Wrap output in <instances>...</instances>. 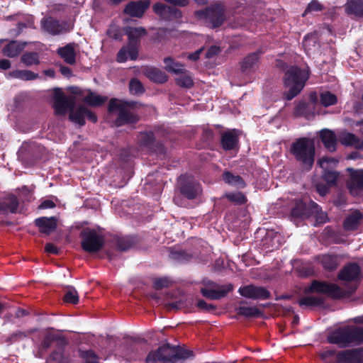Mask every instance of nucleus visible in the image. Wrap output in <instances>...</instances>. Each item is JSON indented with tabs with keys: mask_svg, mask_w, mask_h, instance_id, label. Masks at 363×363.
<instances>
[{
	"mask_svg": "<svg viewBox=\"0 0 363 363\" xmlns=\"http://www.w3.org/2000/svg\"><path fill=\"white\" fill-rule=\"evenodd\" d=\"M174 362V346L165 344L159 347L157 350L151 351L146 357V363Z\"/></svg>",
	"mask_w": 363,
	"mask_h": 363,
	"instance_id": "obj_11",
	"label": "nucleus"
},
{
	"mask_svg": "<svg viewBox=\"0 0 363 363\" xmlns=\"http://www.w3.org/2000/svg\"><path fill=\"white\" fill-rule=\"evenodd\" d=\"M74 43H69L57 50V54L69 65L76 63V52L74 50Z\"/></svg>",
	"mask_w": 363,
	"mask_h": 363,
	"instance_id": "obj_29",
	"label": "nucleus"
},
{
	"mask_svg": "<svg viewBox=\"0 0 363 363\" xmlns=\"http://www.w3.org/2000/svg\"><path fill=\"white\" fill-rule=\"evenodd\" d=\"M238 292L242 296L252 300H266L271 297V293L266 288L254 284L242 286Z\"/></svg>",
	"mask_w": 363,
	"mask_h": 363,
	"instance_id": "obj_13",
	"label": "nucleus"
},
{
	"mask_svg": "<svg viewBox=\"0 0 363 363\" xmlns=\"http://www.w3.org/2000/svg\"><path fill=\"white\" fill-rule=\"evenodd\" d=\"M325 298L321 296H308L298 300L300 306H316L324 303Z\"/></svg>",
	"mask_w": 363,
	"mask_h": 363,
	"instance_id": "obj_42",
	"label": "nucleus"
},
{
	"mask_svg": "<svg viewBox=\"0 0 363 363\" xmlns=\"http://www.w3.org/2000/svg\"><path fill=\"white\" fill-rule=\"evenodd\" d=\"M108 100L107 96H102L96 93L89 91L84 97V102L92 106H99Z\"/></svg>",
	"mask_w": 363,
	"mask_h": 363,
	"instance_id": "obj_44",
	"label": "nucleus"
},
{
	"mask_svg": "<svg viewBox=\"0 0 363 363\" xmlns=\"http://www.w3.org/2000/svg\"><path fill=\"white\" fill-rule=\"evenodd\" d=\"M320 138L325 147L329 152H335L337 147V137L334 132L328 129H323L320 132Z\"/></svg>",
	"mask_w": 363,
	"mask_h": 363,
	"instance_id": "obj_26",
	"label": "nucleus"
},
{
	"mask_svg": "<svg viewBox=\"0 0 363 363\" xmlns=\"http://www.w3.org/2000/svg\"><path fill=\"white\" fill-rule=\"evenodd\" d=\"M362 355L359 349H350L337 352L335 363H362Z\"/></svg>",
	"mask_w": 363,
	"mask_h": 363,
	"instance_id": "obj_16",
	"label": "nucleus"
},
{
	"mask_svg": "<svg viewBox=\"0 0 363 363\" xmlns=\"http://www.w3.org/2000/svg\"><path fill=\"white\" fill-rule=\"evenodd\" d=\"M357 137L351 133H346L341 135L340 141L342 145L347 146H354Z\"/></svg>",
	"mask_w": 363,
	"mask_h": 363,
	"instance_id": "obj_56",
	"label": "nucleus"
},
{
	"mask_svg": "<svg viewBox=\"0 0 363 363\" xmlns=\"http://www.w3.org/2000/svg\"><path fill=\"white\" fill-rule=\"evenodd\" d=\"M194 356V352L184 347L174 346V362L179 359H186Z\"/></svg>",
	"mask_w": 363,
	"mask_h": 363,
	"instance_id": "obj_45",
	"label": "nucleus"
},
{
	"mask_svg": "<svg viewBox=\"0 0 363 363\" xmlns=\"http://www.w3.org/2000/svg\"><path fill=\"white\" fill-rule=\"evenodd\" d=\"M19 202L13 195H9L0 201V213L3 214L16 213Z\"/></svg>",
	"mask_w": 363,
	"mask_h": 363,
	"instance_id": "obj_24",
	"label": "nucleus"
},
{
	"mask_svg": "<svg viewBox=\"0 0 363 363\" xmlns=\"http://www.w3.org/2000/svg\"><path fill=\"white\" fill-rule=\"evenodd\" d=\"M81 246L84 251L94 253L100 251L104 245V235L94 229L86 228L79 235Z\"/></svg>",
	"mask_w": 363,
	"mask_h": 363,
	"instance_id": "obj_7",
	"label": "nucleus"
},
{
	"mask_svg": "<svg viewBox=\"0 0 363 363\" xmlns=\"http://www.w3.org/2000/svg\"><path fill=\"white\" fill-rule=\"evenodd\" d=\"M291 151L297 161L309 170L313 167L315 160V144L313 139L301 138L293 143Z\"/></svg>",
	"mask_w": 363,
	"mask_h": 363,
	"instance_id": "obj_4",
	"label": "nucleus"
},
{
	"mask_svg": "<svg viewBox=\"0 0 363 363\" xmlns=\"http://www.w3.org/2000/svg\"><path fill=\"white\" fill-rule=\"evenodd\" d=\"M310 216H314L315 221L318 223H324L328 220L327 214L323 212L320 206L315 202L311 203Z\"/></svg>",
	"mask_w": 363,
	"mask_h": 363,
	"instance_id": "obj_43",
	"label": "nucleus"
},
{
	"mask_svg": "<svg viewBox=\"0 0 363 363\" xmlns=\"http://www.w3.org/2000/svg\"><path fill=\"white\" fill-rule=\"evenodd\" d=\"M41 28L43 31L52 35L65 33L72 30V25L67 21L60 22L52 17L43 18L40 21Z\"/></svg>",
	"mask_w": 363,
	"mask_h": 363,
	"instance_id": "obj_10",
	"label": "nucleus"
},
{
	"mask_svg": "<svg viewBox=\"0 0 363 363\" xmlns=\"http://www.w3.org/2000/svg\"><path fill=\"white\" fill-rule=\"evenodd\" d=\"M80 357L84 359L86 363H99L98 356L92 350H79Z\"/></svg>",
	"mask_w": 363,
	"mask_h": 363,
	"instance_id": "obj_54",
	"label": "nucleus"
},
{
	"mask_svg": "<svg viewBox=\"0 0 363 363\" xmlns=\"http://www.w3.org/2000/svg\"><path fill=\"white\" fill-rule=\"evenodd\" d=\"M26 43H21L17 40L11 41L2 50L4 55L9 57H14L23 50Z\"/></svg>",
	"mask_w": 363,
	"mask_h": 363,
	"instance_id": "obj_31",
	"label": "nucleus"
},
{
	"mask_svg": "<svg viewBox=\"0 0 363 363\" xmlns=\"http://www.w3.org/2000/svg\"><path fill=\"white\" fill-rule=\"evenodd\" d=\"M222 178L225 183L238 188H244L245 186V183L240 176L234 175L230 172H223Z\"/></svg>",
	"mask_w": 363,
	"mask_h": 363,
	"instance_id": "obj_38",
	"label": "nucleus"
},
{
	"mask_svg": "<svg viewBox=\"0 0 363 363\" xmlns=\"http://www.w3.org/2000/svg\"><path fill=\"white\" fill-rule=\"evenodd\" d=\"M138 141L141 146L157 155L164 154V147L160 142H155L154 134L152 131L142 132L138 135Z\"/></svg>",
	"mask_w": 363,
	"mask_h": 363,
	"instance_id": "obj_14",
	"label": "nucleus"
},
{
	"mask_svg": "<svg viewBox=\"0 0 363 363\" xmlns=\"http://www.w3.org/2000/svg\"><path fill=\"white\" fill-rule=\"evenodd\" d=\"M259 64V52H252L246 56L240 62V69L243 73L254 72Z\"/></svg>",
	"mask_w": 363,
	"mask_h": 363,
	"instance_id": "obj_27",
	"label": "nucleus"
},
{
	"mask_svg": "<svg viewBox=\"0 0 363 363\" xmlns=\"http://www.w3.org/2000/svg\"><path fill=\"white\" fill-rule=\"evenodd\" d=\"M56 350L50 354L46 363H67L62 351L67 345V340L61 336L56 335Z\"/></svg>",
	"mask_w": 363,
	"mask_h": 363,
	"instance_id": "obj_18",
	"label": "nucleus"
},
{
	"mask_svg": "<svg viewBox=\"0 0 363 363\" xmlns=\"http://www.w3.org/2000/svg\"><path fill=\"white\" fill-rule=\"evenodd\" d=\"M171 281L167 277L158 278L154 281V288L156 290H161L170 286Z\"/></svg>",
	"mask_w": 363,
	"mask_h": 363,
	"instance_id": "obj_60",
	"label": "nucleus"
},
{
	"mask_svg": "<svg viewBox=\"0 0 363 363\" xmlns=\"http://www.w3.org/2000/svg\"><path fill=\"white\" fill-rule=\"evenodd\" d=\"M362 214L358 211L351 213L347 216L344 221L343 225L345 229L347 230H355L362 220Z\"/></svg>",
	"mask_w": 363,
	"mask_h": 363,
	"instance_id": "obj_34",
	"label": "nucleus"
},
{
	"mask_svg": "<svg viewBox=\"0 0 363 363\" xmlns=\"http://www.w3.org/2000/svg\"><path fill=\"white\" fill-rule=\"evenodd\" d=\"M238 315L245 318H255L261 315V311L256 307L240 306L237 308Z\"/></svg>",
	"mask_w": 363,
	"mask_h": 363,
	"instance_id": "obj_48",
	"label": "nucleus"
},
{
	"mask_svg": "<svg viewBox=\"0 0 363 363\" xmlns=\"http://www.w3.org/2000/svg\"><path fill=\"white\" fill-rule=\"evenodd\" d=\"M129 90L132 94L140 95L145 92V88L137 78L132 79L129 82Z\"/></svg>",
	"mask_w": 363,
	"mask_h": 363,
	"instance_id": "obj_51",
	"label": "nucleus"
},
{
	"mask_svg": "<svg viewBox=\"0 0 363 363\" xmlns=\"http://www.w3.org/2000/svg\"><path fill=\"white\" fill-rule=\"evenodd\" d=\"M85 106H79L75 108L74 106L69 111V119L79 126H83L85 124Z\"/></svg>",
	"mask_w": 363,
	"mask_h": 363,
	"instance_id": "obj_35",
	"label": "nucleus"
},
{
	"mask_svg": "<svg viewBox=\"0 0 363 363\" xmlns=\"http://www.w3.org/2000/svg\"><path fill=\"white\" fill-rule=\"evenodd\" d=\"M63 300L67 303L77 304L79 302V296L77 291L74 288L69 289L65 293Z\"/></svg>",
	"mask_w": 363,
	"mask_h": 363,
	"instance_id": "obj_55",
	"label": "nucleus"
},
{
	"mask_svg": "<svg viewBox=\"0 0 363 363\" xmlns=\"http://www.w3.org/2000/svg\"><path fill=\"white\" fill-rule=\"evenodd\" d=\"M144 74L151 81L163 84L168 79L167 75L160 69L152 67H146L143 69Z\"/></svg>",
	"mask_w": 363,
	"mask_h": 363,
	"instance_id": "obj_28",
	"label": "nucleus"
},
{
	"mask_svg": "<svg viewBox=\"0 0 363 363\" xmlns=\"http://www.w3.org/2000/svg\"><path fill=\"white\" fill-rule=\"evenodd\" d=\"M336 162L335 159L328 157H323L318 161V164L323 169L322 178L328 186L334 185L339 176L337 172L328 169L329 163H335Z\"/></svg>",
	"mask_w": 363,
	"mask_h": 363,
	"instance_id": "obj_15",
	"label": "nucleus"
},
{
	"mask_svg": "<svg viewBox=\"0 0 363 363\" xmlns=\"http://www.w3.org/2000/svg\"><path fill=\"white\" fill-rule=\"evenodd\" d=\"M320 263L324 269L333 271L339 265L338 257L336 255H325L322 256Z\"/></svg>",
	"mask_w": 363,
	"mask_h": 363,
	"instance_id": "obj_41",
	"label": "nucleus"
},
{
	"mask_svg": "<svg viewBox=\"0 0 363 363\" xmlns=\"http://www.w3.org/2000/svg\"><path fill=\"white\" fill-rule=\"evenodd\" d=\"M72 97L67 98L62 93H56L54 97V108L57 114H65L74 106Z\"/></svg>",
	"mask_w": 363,
	"mask_h": 363,
	"instance_id": "obj_19",
	"label": "nucleus"
},
{
	"mask_svg": "<svg viewBox=\"0 0 363 363\" xmlns=\"http://www.w3.org/2000/svg\"><path fill=\"white\" fill-rule=\"evenodd\" d=\"M197 307L202 311L208 312L214 311L216 308V307L214 305L208 304L203 300H199L198 301Z\"/></svg>",
	"mask_w": 363,
	"mask_h": 363,
	"instance_id": "obj_62",
	"label": "nucleus"
},
{
	"mask_svg": "<svg viewBox=\"0 0 363 363\" xmlns=\"http://www.w3.org/2000/svg\"><path fill=\"white\" fill-rule=\"evenodd\" d=\"M164 62L165 64L164 68L169 72H173L177 74L184 69L182 64L175 62L170 57L164 58Z\"/></svg>",
	"mask_w": 363,
	"mask_h": 363,
	"instance_id": "obj_46",
	"label": "nucleus"
},
{
	"mask_svg": "<svg viewBox=\"0 0 363 363\" xmlns=\"http://www.w3.org/2000/svg\"><path fill=\"white\" fill-rule=\"evenodd\" d=\"M137 240L133 236L119 237L116 238V246L120 251H127L133 247Z\"/></svg>",
	"mask_w": 363,
	"mask_h": 363,
	"instance_id": "obj_39",
	"label": "nucleus"
},
{
	"mask_svg": "<svg viewBox=\"0 0 363 363\" xmlns=\"http://www.w3.org/2000/svg\"><path fill=\"white\" fill-rule=\"evenodd\" d=\"M21 61L28 67L37 65L40 63L39 55L35 52H25L22 55Z\"/></svg>",
	"mask_w": 363,
	"mask_h": 363,
	"instance_id": "obj_47",
	"label": "nucleus"
},
{
	"mask_svg": "<svg viewBox=\"0 0 363 363\" xmlns=\"http://www.w3.org/2000/svg\"><path fill=\"white\" fill-rule=\"evenodd\" d=\"M360 274L359 266L357 263H350L340 271L338 278L347 281H357L359 279Z\"/></svg>",
	"mask_w": 363,
	"mask_h": 363,
	"instance_id": "obj_21",
	"label": "nucleus"
},
{
	"mask_svg": "<svg viewBox=\"0 0 363 363\" xmlns=\"http://www.w3.org/2000/svg\"><path fill=\"white\" fill-rule=\"evenodd\" d=\"M42 147L34 142L25 143L23 144L20 152L22 157L30 156L33 159L38 158Z\"/></svg>",
	"mask_w": 363,
	"mask_h": 363,
	"instance_id": "obj_32",
	"label": "nucleus"
},
{
	"mask_svg": "<svg viewBox=\"0 0 363 363\" xmlns=\"http://www.w3.org/2000/svg\"><path fill=\"white\" fill-rule=\"evenodd\" d=\"M308 291L323 293L333 298H340L343 297V291L337 285L317 280L311 283Z\"/></svg>",
	"mask_w": 363,
	"mask_h": 363,
	"instance_id": "obj_12",
	"label": "nucleus"
},
{
	"mask_svg": "<svg viewBox=\"0 0 363 363\" xmlns=\"http://www.w3.org/2000/svg\"><path fill=\"white\" fill-rule=\"evenodd\" d=\"M221 145L225 150H231L238 147V135L235 130L226 131L221 137Z\"/></svg>",
	"mask_w": 363,
	"mask_h": 363,
	"instance_id": "obj_25",
	"label": "nucleus"
},
{
	"mask_svg": "<svg viewBox=\"0 0 363 363\" xmlns=\"http://www.w3.org/2000/svg\"><path fill=\"white\" fill-rule=\"evenodd\" d=\"M170 257L179 263H185L191 259L192 255L183 250H175L171 252Z\"/></svg>",
	"mask_w": 363,
	"mask_h": 363,
	"instance_id": "obj_49",
	"label": "nucleus"
},
{
	"mask_svg": "<svg viewBox=\"0 0 363 363\" xmlns=\"http://www.w3.org/2000/svg\"><path fill=\"white\" fill-rule=\"evenodd\" d=\"M35 224L40 229V232L46 235L53 232L57 226V218L55 217H41L35 219Z\"/></svg>",
	"mask_w": 363,
	"mask_h": 363,
	"instance_id": "obj_23",
	"label": "nucleus"
},
{
	"mask_svg": "<svg viewBox=\"0 0 363 363\" xmlns=\"http://www.w3.org/2000/svg\"><path fill=\"white\" fill-rule=\"evenodd\" d=\"M312 201H298L296 203L295 206L291 209V214L294 218H306L310 216L311 213V203Z\"/></svg>",
	"mask_w": 363,
	"mask_h": 363,
	"instance_id": "obj_30",
	"label": "nucleus"
},
{
	"mask_svg": "<svg viewBox=\"0 0 363 363\" xmlns=\"http://www.w3.org/2000/svg\"><path fill=\"white\" fill-rule=\"evenodd\" d=\"M233 289V286L231 284H228L218 286L213 289L202 288L201 289V294L211 300H219L225 296Z\"/></svg>",
	"mask_w": 363,
	"mask_h": 363,
	"instance_id": "obj_17",
	"label": "nucleus"
},
{
	"mask_svg": "<svg viewBox=\"0 0 363 363\" xmlns=\"http://www.w3.org/2000/svg\"><path fill=\"white\" fill-rule=\"evenodd\" d=\"M178 74L179 76L176 78L175 80L179 86L185 89H189L193 86L194 81L190 72L184 69Z\"/></svg>",
	"mask_w": 363,
	"mask_h": 363,
	"instance_id": "obj_37",
	"label": "nucleus"
},
{
	"mask_svg": "<svg viewBox=\"0 0 363 363\" xmlns=\"http://www.w3.org/2000/svg\"><path fill=\"white\" fill-rule=\"evenodd\" d=\"M177 190L182 196L189 200L199 197L202 193V188L199 182L191 176L181 175L177 181Z\"/></svg>",
	"mask_w": 363,
	"mask_h": 363,
	"instance_id": "obj_9",
	"label": "nucleus"
},
{
	"mask_svg": "<svg viewBox=\"0 0 363 363\" xmlns=\"http://www.w3.org/2000/svg\"><path fill=\"white\" fill-rule=\"evenodd\" d=\"M138 107V103L136 101L118 102L117 99H111L108 104V111L112 113L115 111H118V115L116 119V125L121 126L125 124L135 123L138 121V117L130 109H134Z\"/></svg>",
	"mask_w": 363,
	"mask_h": 363,
	"instance_id": "obj_5",
	"label": "nucleus"
},
{
	"mask_svg": "<svg viewBox=\"0 0 363 363\" xmlns=\"http://www.w3.org/2000/svg\"><path fill=\"white\" fill-rule=\"evenodd\" d=\"M320 104L325 107L334 105L337 101V96L330 91L322 93L320 96Z\"/></svg>",
	"mask_w": 363,
	"mask_h": 363,
	"instance_id": "obj_50",
	"label": "nucleus"
},
{
	"mask_svg": "<svg viewBox=\"0 0 363 363\" xmlns=\"http://www.w3.org/2000/svg\"><path fill=\"white\" fill-rule=\"evenodd\" d=\"M25 28H35L34 26V17L33 16H26L23 21H18L16 28L10 30L9 33L12 35L18 36Z\"/></svg>",
	"mask_w": 363,
	"mask_h": 363,
	"instance_id": "obj_36",
	"label": "nucleus"
},
{
	"mask_svg": "<svg viewBox=\"0 0 363 363\" xmlns=\"http://www.w3.org/2000/svg\"><path fill=\"white\" fill-rule=\"evenodd\" d=\"M228 200L237 205L244 204L247 202L246 196L240 192L227 193L224 196Z\"/></svg>",
	"mask_w": 363,
	"mask_h": 363,
	"instance_id": "obj_52",
	"label": "nucleus"
},
{
	"mask_svg": "<svg viewBox=\"0 0 363 363\" xmlns=\"http://www.w3.org/2000/svg\"><path fill=\"white\" fill-rule=\"evenodd\" d=\"M330 344L340 348L350 347L363 344V327L346 325L332 331L327 337Z\"/></svg>",
	"mask_w": 363,
	"mask_h": 363,
	"instance_id": "obj_2",
	"label": "nucleus"
},
{
	"mask_svg": "<svg viewBox=\"0 0 363 363\" xmlns=\"http://www.w3.org/2000/svg\"><path fill=\"white\" fill-rule=\"evenodd\" d=\"M322 10L323 6L319 3V1L317 0H313L310 4H308L304 13H303V16H304L307 13L313 11H319Z\"/></svg>",
	"mask_w": 363,
	"mask_h": 363,
	"instance_id": "obj_61",
	"label": "nucleus"
},
{
	"mask_svg": "<svg viewBox=\"0 0 363 363\" xmlns=\"http://www.w3.org/2000/svg\"><path fill=\"white\" fill-rule=\"evenodd\" d=\"M182 194H180V193L178 192V194L176 192L175 193V195L173 198V201L174 203L178 206H185V201L184 199L182 197Z\"/></svg>",
	"mask_w": 363,
	"mask_h": 363,
	"instance_id": "obj_64",
	"label": "nucleus"
},
{
	"mask_svg": "<svg viewBox=\"0 0 363 363\" xmlns=\"http://www.w3.org/2000/svg\"><path fill=\"white\" fill-rule=\"evenodd\" d=\"M294 114L296 116L308 117L309 111H308V104L306 102L298 103L294 109Z\"/></svg>",
	"mask_w": 363,
	"mask_h": 363,
	"instance_id": "obj_57",
	"label": "nucleus"
},
{
	"mask_svg": "<svg viewBox=\"0 0 363 363\" xmlns=\"http://www.w3.org/2000/svg\"><path fill=\"white\" fill-rule=\"evenodd\" d=\"M225 12L224 5L221 3H218L204 9L196 11L194 15L197 18L210 23L211 27L215 28L220 27L225 21Z\"/></svg>",
	"mask_w": 363,
	"mask_h": 363,
	"instance_id": "obj_6",
	"label": "nucleus"
},
{
	"mask_svg": "<svg viewBox=\"0 0 363 363\" xmlns=\"http://www.w3.org/2000/svg\"><path fill=\"white\" fill-rule=\"evenodd\" d=\"M9 76L12 78L20 79L25 81H30L36 79L39 77L38 74L34 73L30 70H14L9 73Z\"/></svg>",
	"mask_w": 363,
	"mask_h": 363,
	"instance_id": "obj_40",
	"label": "nucleus"
},
{
	"mask_svg": "<svg viewBox=\"0 0 363 363\" xmlns=\"http://www.w3.org/2000/svg\"><path fill=\"white\" fill-rule=\"evenodd\" d=\"M150 4V0L130 1L125 6L124 13L133 17L141 18Z\"/></svg>",
	"mask_w": 363,
	"mask_h": 363,
	"instance_id": "obj_20",
	"label": "nucleus"
},
{
	"mask_svg": "<svg viewBox=\"0 0 363 363\" xmlns=\"http://www.w3.org/2000/svg\"><path fill=\"white\" fill-rule=\"evenodd\" d=\"M56 335L53 334H48L43 340L39 351V357H42L43 352H45L50 348L52 344L55 341Z\"/></svg>",
	"mask_w": 363,
	"mask_h": 363,
	"instance_id": "obj_53",
	"label": "nucleus"
},
{
	"mask_svg": "<svg viewBox=\"0 0 363 363\" xmlns=\"http://www.w3.org/2000/svg\"><path fill=\"white\" fill-rule=\"evenodd\" d=\"M33 333V330H30L28 332L24 331H16L13 333H12L7 339V342H13L16 341H18L19 340H22L23 338H26L28 337L29 334H31Z\"/></svg>",
	"mask_w": 363,
	"mask_h": 363,
	"instance_id": "obj_58",
	"label": "nucleus"
},
{
	"mask_svg": "<svg viewBox=\"0 0 363 363\" xmlns=\"http://www.w3.org/2000/svg\"><path fill=\"white\" fill-rule=\"evenodd\" d=\"M107 34L110 38H111L114 40H122L123 33H122L121 30H120V28L115 25L110 26V28L107 30Z\"/></svg>",
	"mask_w": 363,
	"mask_h": 363,
	"instance_id": "obj_59",
	"label": "nucleus"
},
{
	"mask_svg": "<svg viewBox=\"0 0 363 363\" xmlns=\"http://www.w3.org/2000/svg\"><path fill=\"white\" fill-rule=\"evenodd\" d=\"M350 172V180L347 182V186L350 191H363V169L354 170L352 168H347Z\"/></svg>",
	"mask_w": 363,
	"mask_h": 363,
	"instance_id": "obj_22",
	"label": "nucleus"
},
{
	"mask_svg": "<svg viewBox=\"0 0 363 363\" xmlns=\"http://www.w3.org/2000/svg\"><path fill=\"white\" fill-rule=\"evenodd\" d=\"M172 6H167L163 3H156L153 5L154 12L162 19L165 21L177 20L182 17L181 11L176 6H185L188 4V0H164Z\"/></svg>",
	"mask_w": 363,
	"mask_h": 363,
	"instance_id": "obj_8",
	"label": "nucleus"
},
{
	"mask_svg": "<svg viewBox=\"0 0 363 363\" xmlns=\"http://www.w3.org/2000/svg\"><path fill=\"white\" fill-rule=\"evenodd\" d=\"M125 35L128 38V45L122 48L117 54V61L124 62L128 57L131 60H135L138 56V47L140 38L147 34L146 30L143 27L127 26L124 28Z\"/></svg>",
	"mask_w": 363,
	"mask_h": 363,
	"instance_id": "obj_3",
	"label": "nucleus"
},
{
	"mask_svg": "<svg viewBox=\"0 0 363 363\" xmlns=\"http://www.w3.org/2000/svg\"><path fill=\"white\" fill-rule=\"evenodd\" d=\"M345 10L348 14H353L357 17H363V0H347Z\"/></svg>",
	"mask_w": 363,
	"mask_h": 363,
	"instance_id": "obj_33",
	"label": "nucleus"
},
{
	"mask_svg": "<svg viewBox=\"0 0 363 363\" xmlns=\"http://www.w3.org/2000/svg\"><path fill=\"white\" fill-rule=\"evenodd\" d=\"M220 48L216 45H213L210 47L206 53V58H211L213 56L218 55L220 52Z\"/></svg>",
	"mask_w": 363,
	"mask_h": 363,
	"instance_id": "obj_63",
	"label": "nucleus"
},
{
	"mask_svg": "<svg viewBox=\"0 0 363 363\" xmlns=\"http://www.w3.org/2000/svg\"><path fill=\"white\" fill-rule=\"evenodd\" d=\"M309 78V71L306 69L294 65L290 66L284 76V86L286 91L283 93V98L291 101L298 96L304 88L306 81Z\"/></svg>",
	"mask_w": 363,
	"mask_h": 363,
	"instance_id": "obj_1",
	"label": "nucleus"
}]
</instances>
